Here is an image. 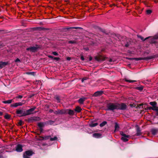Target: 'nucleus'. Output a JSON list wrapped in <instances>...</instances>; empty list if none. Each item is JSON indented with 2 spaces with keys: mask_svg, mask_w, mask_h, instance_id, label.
<instances>
[{
  "mask_svg": "<svg viewBox=\"0 0 158 158\" xmlns=\"http://www.w3.org/2000/svg\"><path fill=\"white\" fill-rule=\"evenodd\" d=\"M109 62H112V59H109Z\"/></svg>",
  "mask_w": 158,
  "mask_h": 158,
  "instance_id": "46",
  "label": "nucleus"
},
{
  "mask_svg": "<svg viewBox=\"0 0 158 158\" xmlns=\"http://www.w3.org/2000/svg\"><path fill=\"white\" fill-rule=\"evenodd\" d=\"M17 114H20V116H26L25 111H24L23 109H18L16 111Z\"/></svg>",
  "mask_w": 158,
  "mask_h": 158,
  "instance_id": "4",
  "label": "nucleus"
},
{
  "mask_svg": "<svg viewBox=\"0 0 158 158\" xmlns=\"http://www.w3.org/2000/svg\"><path fill=\"white\" fill-rule=\"evenodd\" d=\"M137 89H138V90H139L140 91H141V90H142L143 89V86H139V87H137Z\"/></svg>",
  "mask_w": 158,
  "mask_h": 158,
  "instance_id": "28",
  "label": "nucleus"
},
{
  "mask_svg": "<svg viewBox=\"0 0 158 158\" xmlns=\"http://www.w3.org/2000/svg\"><path fill=\"white\" fill-rule=\"evenodd\" d=\"M81 59L82 61H84V58L83 56H81Z\"/></svg>",
  "mask_w": 158,
  "mask_h": 158,
  "instance_id": "36",
  "label": "nucleus"
},
{
  "mask_svg": "<svg viewBox=\"0 0 158 158\" xmlns=\"http://www.w3.org/2000/svg\"><path fill=\"white\" fill-rule=\"evenodd\" d=\"M136 135L137 136H139L141 135L140 130L139 127H138L137 129V133Z\"/></svg>",
  "mask_w": 158,
  "mask_h": 158,
  "instance_id": "18",
  "label": "nucleus"
},
{
  "mask_svg": "<svg viewBox=\"0 0 158 158\" xmlns=\"http://www.w3.org/2000/svg\"><path fill=\"white\" fill-rule=\"evenodd\" d=\"M150 104L154 107L156 106V103L155 102H150Z\"/></svg>",
  "mask_w": 158,
  "mask_h": 158,
  "instance_id": "25",
  "label": "nucleus"
},
{
  "mask_svg": "<svg viewBox=\"0 0 158 158\" xmlns=\"http://www.w3.org/2000/svg\"><path fill=\"white\" fill-rule=\"evenodd\" d=\"M135 59L136 60H143V59L142 58H135Z\"/></svg>",
  "mask_w": 158,
  "mask_h": 158,
  "instance_id": "37",
  "label": "nucleus"
},
{
  "mask_svg": "<svg viewBox=\"0 0 158 158\" xmlns=\"http://www.w3.org/2000/svg\"><path fill=\"white\" fill-rule=\"evenodd\" d=\"M33 152L32 151H28L26 152L23 154H25L27 156H30L32 155Z\"/></svg>",
  "mask_w": 158,
  "mask_h": 158,
  "instance_id": "13",
  "label": "nucleus"
},
{
  "mask_svg": "<svg viewBox=\"0 0 158 158\" xmlns=\"http://www.w3.org/2000/svg\"><path fill=\"white\" fill-rule=\"evenodd\" d=\"M2 113L0 111V116H1L2 115Z\"/></svg>",
  "mask_w": 158,
  "mask_h": 158,
  "instance_id": "47",
  "label": "nucleus"
},
{
  "mask_svg": "<svg viewBox=\"0 0 158 158\" xmlns=\"http://www.w3.org/2000/svg\"><path fill=\"white\" fill-rule=\"evenodd\" d=\"M151 108L152 110H155L156 111L158 110V107H156V106L152 107Z\"/></svg>",
  "mask_w": 158,
  "mask_h": 158,
  "instance_id": "26",
  "label": "nucleus"
},
{
  "mask_svg": "<svg viewBox=\"0 0 158 158\" xmlns=\"http://www.w3.org/2000/svg\"><path fill=\"white\" fill-rule=\"evenodd\" d=\"M117 109L124 110L126 109L127 106L124 103H122L121 104L117 103Z\"/></svg>",
  "mask_w": 158,
  "mask_h": 158,
  "instance_id": "3",
  "label": "nucleus"
},
{
  "mask_svg": "<svg viewBox=\"0 0 158 158\" xmlns=\"http://www.w3.org/2000/svg\"><path fill=\"white\" fill-rule=\"evenodd\" d=\"M157 130L155 129H152V134L155 135L157 132Z\"/></svg>",
  "mask_w": 158,
  "mask_h": 158,
  "instance_id": "22",
  "label": "nucleus"
},
{
  "mask_svg": "<svg viewBox=\"0 0 158 158\" xmlns=\"http://www.w3.org/2000/svg\"><path fill=\"white\" fill-rule=\"evenodd\" d=\"M0 158H1V156H0Z\"/></svg>",
  "mask_w": 158,
  "mask_h": 158,
  "instance_id": "50",
  "label": "nucleus"
},
{
  "mask_svg": "<svg viewBox=\"0 0 158 158\" xmlns=\"http://www.w3.org/2000/svg\"><path fill=\"white\" fill-rule=\"evenodd\" d=\"M138 37L139 38H140L141 39V40H145L146 39H148V38H145V39L144 40L143 38L141 36L138 35Z\"/></svg>",
  "mask_w": 158,
  "mask_h": 158,
  "instance_id": "30",
  "label": "nucleus"
},
{
  "mask_svg": "<svg viewBox=\"0 0 158 158\" xmlns=\"http://www.w3.org/2000/svg\"><path fill=\"white\" fill-rule=\"evenodd\" d=\"M81 109L79 106L77 107L75 109V111L77 112H80L81 111Z\"/></svg>",
  "mask_w": 158,
  "mask_h": 158,
  "instance_id": "21",
  "label": "nucleus"
},
{
  "mask_svg": "<svg viewBox=\"0 0 158 158\" xmlns=\"http://www.w3.org/2000/svg\"><path fill=\"white\" fill-rule=\"evenodd\" d=\"M93 136L94 138H99L101 137L102 135L100 133H95L93 134Z\"/></svg>",
  "mask_w": 158,
  "mask_h": 158,
  "instance_id": "10",
  "label": "nucleus"
},
{
  "mask_svg": "<svg viewBox=\"0 0 158 158\" xmlns=\"http://www.w3.org/2000/svg\"><path fill=\"white\" fill-rule=\"evenodd\" d=\"M92 60V57H91V56H90V57H89V61H91V60Z\"/></svg>",
  "mask_w": 158,
  "mask_h": 158,
  "instance_id": "43",
  "label": "nucleus"
},
{
  "mask_svg": "<svg viewBox=\"0 0 158 158\" xmlns=\"http://www.w3.org/2000/svg\"><path fill=\"white\" fill-rule=\"evenodd\" d=\"M84 49L86 51H87L89 50V48H84Z\"/></svg>",
  "mask_w": 158,
  "mask_h": 158,
  "instance_id": "41",
  "label": "nucleus"
},
{
  "mask_svg": "<svg viewBox=\"0 0 158 158\" xmlns=\"http://www.w3.org/2000/svg\"><path fill=\"white\" fill-rule=\"evenodd\" d=\"M22 97H23L22 96L19 95L17 96L16 97V98H22Z\"/></svg>",
  "mask_w": 158,
  "mask_h": 158,
  "instance_id": "35",
  "label": "nucleus"
},
{
  "mask_svg": "<svg viewBox=\"0 0 158 158\" xmlns=\"http://www.w3.org/2000/svg\"><path fill=\"white\" fill-rule=\"evenodd\" d=\"M38 126L40 127V131H42L43 130L42 127L44 126V123H39Z\"/></svg>",
  "mask_w": 158,
  "mask_h": 158,
  "instance_id": "14",
  "label": "nucleus"
},
{
  "mask_svg": "<svg viewBox=\"0 0 158 158\" xmlns=\"http://www.w3.org/2000/svg\"><path fill=\"white\" fill-rule=\"evenodd\" d=\"M103 93V92L102 91H97L94 93V96L95 97L100 96L102 95Z\"/></svg>",
  "mask_w": 158,
  "mask_h": 158,
  "instance_id": "8",
  "label": "nucleus"
},
{
  "mask_svg": "<svg viewBox=\"0 0 158 158\" xmlns=\"http://www.w3.org/2000/svg\"><path fill=\"white\" fill-rule=\"evenodd\" d=\"M67 60H71V58L69 57H68L67 58Z\"/></svg>",
  "mask_w": 158,
  "mask_h": 158,
  "instance_id": "42",
  "label": "nucleus"
},
{
  "mask_svg": "<svg viewBox=\"0 0 158 158\" xmlns=\"http://www.w3.org/2000/svg\"><path fill=\"white\" fill-rule=\"evenodd\" d=\"M53 59L54 60H58L59 59V58H57V57H53Z\"/></svg>",
  "mask_w": 158,
  "mask_h": 158,
  "instance_id": "40",
  "label": "nucleus"
},
{
  "mask_svg": "<svg viewBox=\"0 0 158 158\" xmlns=\"http://www.w3.org/2000/svg\"><path fill=\"white\" fill-rule=\"evenodd\" d=\"M5 118L6 119H9L10 118V116L8 115H6L5 116Z\"/></svg>",
  "mask_w": 158,
  "mask_h": 158,
  "instance_id": "34",
  "label": "nucleus"
},
{
  "mask_svg": "<svg viewBox=\"0 0 158 158\" xmlns=\"http://www.w3.org/2000/svg\"><path fill=\"white\" fill-rule=\"evenodd\" d=\"M147 14L148 15L152 13V11L151 10H148L146 11Z\"/></svg>",
  "mask_w": 158,
  "mask_h": 158,
  "instance_id": "29",
  "label": "nucleus"
},
{
  "mask_svg": "<svg viewBox=\"0 0 158 158\" xmlns=\"http://www.w3.org/2000/svg\"><path fill=\"white\" fill-rule=\"evenodd\" d=\"M36 107L31 108L25 111L26 116L32 113V112L35 109Z\"/></svg>",
  "mask_w": 158,
  "mask_h": 158,
  "instance_id": "6",
  "label": "nucleus"
},
{
  "mask_svg": "<svg viewBox=\"0 0 158 158\" xmlns=\"http://www.w3.org/2000/svg\"><path fill=\"white\" fill-rule=\"evenodd\" d=\"M107 107L108 110H113L117 109V103H110L107 105Z\"/></svg>",
  "mask_w": 158,
  "mask_h": 158,
  "instance_id": "1",
  "label": "nucleus"
},
{
  "mask_svg": "<svg viewBox=\"0 0 158 158\" xmlns=\"http://www.w3.org/2000/svg\"><path fill=\"white\" fill-rule=\"evenodd\" d=\"M106 123L107 122L106 121H104L100 124V126L101 127H102L106 124Z\"/></svg>",
  "mask_w": 158,
  "mask_h": 158,
  "instance_id": "23",
  "label": "nucleus"
},
{
  "mask_svg": "<svg viewBox=\"0 0 158 158\" xmlns=\"http://www.w3.org/2000/svg\"><path fill=\"white\" fill-rule=\"evenodd\" d=\"M23 156L24 158H30L29 156H27L25 154H23Z\"/></svg>",
  "mask_w": 158,
  "mask_h": 158,
  "instance_id": "32",
  "label": "nucleus"
},
{
  "mask_svg": "<svg viewBox=\"0 0 158 158\" xmlns=\"http://www.w3.org/2000/svg\"><path fill=\"white\" fill-rule=\"evenodd\" d=\"M48 57L49 58H51V59H53V57L52 56L49 55V56H48Z\"/></svg>",
  "mask_w": 158,
  "mask_h": 158,
  "instance_id": "39",
  "label": "nucleus"
},
{
  "mask_svg": "<svg viewBox=\"0 0 158 158\" xmlns=\"http://www.w3.org/2000/svg\"><path fill=\"white\" fill-rule=\"evenodd\" d=\"M56 99L58 101V102H60L59 99L58 97H57L56 98Z\"/></svg>",
  "mask_w": 158,
  "mask_h": 158,
  "instance_id": "44",
  "label": "nucleus"
},
{
  "mask_svg": "<svg viewBox=\"0 0 158 158\" xmlns=\"http://www.w3.org/2000/svg\"><path fill=\"white\" fill-rule=\"evenodd\" d=\"M98 124L97 123H91L89 124V126L91 127H93L96 126Z\"/></svg>",
  "mask_w": 158,
  "mask_h": 158,
  "instance_id": "17",
  "label": "nucleus"
},
{
  "mask_svg": "<svg viewBox=\"0 0 158 158\" xmlns=\"http://www.w3.org/2000/svg\"><path fill=\"white\" fill-rule=\"evenodd\" d=\"M67 112L70 115H73L74 114V111L71 110H68Z\"/></svg>",
  "mask_w": 158,
  "mask_h": 158,
  "instance_id": "16",
  "label": "nucleus"
},
{
  "mask_svg": "<svg viewBox=\"0 0 158 158\" xmlns=\"http://www.w3.org/2000/svg\"><path fill=\"white\" fill-rule=\"evenodd\" d=\"M12 101V100H9L7 101H3L2 102L4 104H10L11 103Z\"/></svg>",
  "mask_w": 158,
  "mask_h": 158,
  "instance_id": "15",
  "label": "nucleus"
},
{
  "mask_svg": "<svg viewBox=\"0 0 158 158\" xmlns=\"http://www.w3.org/2000/svg\"><path fill=\"white\" fill-rule=\"evenodd\" d=\"M156 111V115H158V110H157Z\"/></svg>",
  "mask_w": 158,
  "mask_h": 158,
  "instance_id": "45",
  "label": "nucleus"
},
{
  "mask_svg": "<svg viewBox=\"0 0 158 158\" xmlns=\"http://www.w3.org/2000/svg\"><path fill=\"white\" fill-rule=\"evenodd\" d=\"M8 64V62H0V68H2Z\"/></svg>",
  "mask_w": 158,
  "mask_h": 158,
  "instance_id": "12",
  "label": "nucleus"
},
{
  "mask_svg": "<svg viewBox=\"0 0 158 158\" xmlns=\"http://www.w3.org/2000/svg\"><path fill=\"white\" fill-rule=\"evenodd\" d=\"M52 53L55 56L58 55V53L56 52H53Z\"/></svg>",
  "mask_w": 158,
  "mask_h": 158,
  "instance_id": "33",
  "label": "nucleus"
},
{
  "mask_svg": "<svg viewBox=\"0 0 158 158\" xmlns=\"http://www.w3.org/2000/svg\"><path fill=\"white\" fill-rule=\"evenodd\" d=\"M19 61H20V60L19 58H17L15 60V62H16Z\"/></svg>",
  "mask_w": 158,
  "mask_h": 158,
  "instance_id": "38",
  "label": "nucleus"
},
{
  "mask_svg": "<svg viewBox=\"0 0 158 158\" xmlns=\"http://www.w3.org/2000/svg\"><path fill=\"white\" fill-rule=\"evenodd\" d=\"M85 100V98H81L79 100L78 102L80 104H83Z\"/></svg>",
  "mask_w": 158,
  "mask_h": 158,
  "instance_id": "20",
  "label": "nucleus"
},
{
  "mask_svg": "<svg viewBox=\"0 0 158 158\" xmlns=\"http://www.w3.org/2000/svg\"><path fill=\"white\" fill-rule=\"evenodd\" d=\"M87 79V77H84L81 80V81L82 82H83L84 80H86Z\"/></svg>",
  "mask_w": 158,
  "mask_h": 158,
  "instance_id": "31",
  "label": "nucleus"
},
{
  "mask_svg": "<svg viewBox=\"0 0 158 158\" xmlns=\"http://www.w3.org/2000/svg\"><path fill=\"white\" fill-rule=\"evenodd\" d=\"M55 113L57 114H63L64 113L61 110H58V111H56V112H55Z\"/></svg>",
  "mask_w": 158,
  "mask_h": 158,
  "instance_id": "24",
  "label": "nucleus"
},
{
  "mask_svg": "<svg viewBox=\"0 0 158 158\" xmlns=\"http://www.w3.org/2000/svg\"><path fill=\"white\" fill-rule=\"evenodd\" d=\"M69 43H73V42L72 41H69Z\"/></svg>",
  "mask_w": 158,
  "mask_h": 158,
  "instance_id": "48",
  "label": "nucleus"
},
{
  "mask_svg": "<svg viewBox=\"0 0 158 158\" xmlns=\"http://www.w3.org/2000/svg\"><path fill=\"white\" fill-rule=\"evenodd\" d=\"M23 146L21 144H18L15 147V149L17 152H20L23 151Z\"/></svg>",
  "mask_w": 158,
  "mask_h": 158,
  "instance_id": "7",
  "label": "nucleus"
},
{
  "mask_svg": "<svg viewBox=\"0 0 158 158\" xmlns=\"http://www.w3.org/2000/svg\"><path fill=\"white\" fill-rule=\"evenodd\" d=\"M125 81H126L128 82H135L136 81L135 80H129L127 79H125Z\"/></svg>",
  "mask_w": 158,
  "mask_h": 158,
  "instance_id": "27",
  "label": "nucleus"
},
{
  "mask_svg": "<svg viewBox=\"0 0 158 158\" xmlns=\"http://www.w3.org/2000/svg\"><path fill=\"white\" fill-rule=\"evenodd\" d=\"M120 134L122 136L121 139L123 141L126 142L128 140V138L130 137L129 135H126L122 131L120 132Z\"/></svg>",
  "mask_w": 158,
  "mask_h": 158,
  "instance_id": "2",
  "label": "nucleus"
},
{
  "mask_svg": "<svg viewBox=\"0 0 158 158\" xmlns=\"http://www.w3.org/2000/svg\"><path fill=\"white\" fill-rule=\"evenodd\" d=\"M37 48L36 47H33L30 48H27V50H30V51L34 52L36 51Z\"/></svg>",
  "mask_w": 158,
  "mask_h": 158,
  "instance_id": "11",
  "label": "nucleus"
},
{
  "mask_svg": "<svg viewBox=\"0 0 158 158\" xmlns=\"http://www.w3.org/2000/svg\"><path fill=\"white\" fill-rule=\"evenodd\" d=\"M23 102H24V103H22L21 102L15 103L11 105V106L16 107L19 106H21L25 103V101H23Z\"/></svg>",
  "mask_w": 158,
  "mask_h": 158,
  "instance_id": "5",
  "label": "nucleus"
},
{
  "mask_svg": "<svg viewBox=\"0 0 158 158\" xmlns=\"http://www.w3.org/2000/svg\"><path fill=\"white\" fill-rule=\"evenodd\" d=\"M19 124L20 125H21V123H19Z\"/></svg>",
  "mask_w": 158,
  "mask_h": 158,
  "instance_id": "49",
  "label": "nucleus"
},
{
  "mask_svg": "<svg viewBox=\"0 0 158 158\" xmlns=\"http://www.w3.org/2000/svg\"><path fill=\"white\" fill-rule=\"evenodd\" d=\"M45 139H50L51 141L56 140L57 139V138L56 136H55L53 138L50 137V136H46L44 138Z\"/></svg>",
  "mask_w": 158,
  "mask_h": 158,
  "instance_id": "9",
  "label": "nucleus"
},
{
  "mask_svg": "<svg viewBox=\"0 0 158 158\" xmlns=\"http://www.w3.org/2000/svg\"><path fill=\"white\" fill-rule=\"evenodd\" d=\"M119 128V127L118 124L117 123H115V129L114 131V132H115L117 130H118Z\"/></svg>",
  "mask_w": 158,
  "mask_h": 158,
  "instance_id": "19",
  "label": "nucleus"
}]
</instances>
